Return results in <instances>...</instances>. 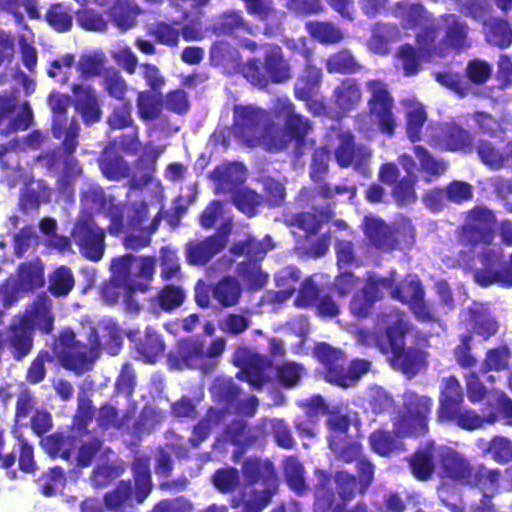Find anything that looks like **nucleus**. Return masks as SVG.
Instances as JSON below:
<instances>
[{"label":"nucleus","instance_id":"nucleus-1","mask_svg":"<svg viewBox=\"0 0 512 512\" xmlns=\"http://www.w3.org/2000/svg\"><path fill=\"white\" fill-rule=\"evenodd\" d=\"M493 222L494 216L486 208H476L468 215L466 223V231L469 234L468 240L476 246H480L478 257L481 267L475 269L473 277L475 282L482 287L494 284L512 287V253L509 268L495 269V266L502 260L503 253L499 247L491 246Z\"/></svg>","mask_w":512,"mask_h":512},{"label":"nucleus","instance_id":"nucleus-2","mask_svg":"<svg viewBox=\"0 0 512 512\" xmlns=\"http://www.w3.org/2000/svg\"><path fill=\"white\" fill-rule=\"evenodd\" d=\"M243 485L230 506L241 512H262L278 490V476L273 462L257 456L247 457L241 465Z\"/></svg>","mask_w":512,"mask_h":512},{"label":"nucleus","instance_id":"nucleus-3","mask_svg":"<svg viewBox=\"0 0 512 512\" xmlns=\"http://www.w3.org/2000/svg\"><path fill=\"white\" fill-rule=\"evenodd\" d=\"M111 278L102 290L104 300L109 304L118 301L116 289H123L126 294V304L133 310L139 311L141 306L133 301L136 292L146 293L155 270V260L152 257H137L131 253L112 259Z\"/></svg>","mask_w":512,"mask_h":512},{"label":"nucleus","instance_id":"nucleus-4","mask_svg":"<svg viewBox=\"0 0 512 512\" xmlns=\"http://www.w3.org/2000/svg\"><path fill=\"white\" fill-rule=\"evenodd\" d=\"M397 14L402 18L405 26L419 28V31L416 33L417 42L423 49L428 51L433 49L436 56H444L450 49H462L468 46V27L456 15L450 14L443 18L445 22V37L436 44L437 27L434 21L429 19L427 12L422 6H401Z\"/></svg>","mask_w":512,"mask_h":512},{"label":"nucleus","instance_id":"nucleus-5","mask_svg":"<svg viewBox=\"0 0 512 512\" xmlns=\"http://www.w3.org/2000/svg\"><path fill=\"white\" fill-rule=\"evenodd\" d=\"M268 343V355L260 354L245 345L238 346L232 355L233 364L240 368L238 378L256 389L270 382L268 371L274 367V359L283 358L286 354L284 342L280 338L271 337Z\"/></svg>","mask_w":512,"mask_h":512},{"label":"nucleus","instance_id":"nucleus-6","mask_svg":"<svg viewBox=\"0 0 512 512\" xmlns=\"http://www.w3.org/2000/svg\"><path fill=\"white\" fill-rule=\"evenodd\" d=\"M382 322L387 328V343L380 344V350L391 354L390 360L396 369L414 375L424 365L425 356L417 349L404 348V335L410 329L405 316L399 311H393L383 317Z\"/></svg>","mask_w":512,"mask_h":512},{"label":"nucleus","instance_id":"nucleus-7","mask_svg":"<svg viewBox=\"0 0 512 512\" xmlns=\"http://www.w3.org/2000/svg\"><path fill=\"white\" fill-rule=\"evenodd\" d=\"M98 347L99 343L89 346L78 341L70 327L61 329L51 346L54 356L62 367L75 372H82L93 361L91 353Z\"/></svg>","mask_w":512,"mask_h":512},{"label":"nucleus","instance_id":"nucleus-8","mask_svg":"<svg viewBox=\"0 0 512 512\" xmlns=\"http://www.w3.org/2000/svg\"><path fill=\"white\" fill-rule=\"evenodd\" d=\"M344 364L345 357L340 350L322 343V368L325 369L322 373L328 382L350 387L370 368V363L364 360H354L348 368Z\"/></svg>","mask_w":512,"mask_h":512},{"label":"nucleus","instance_id":"nucleus-9","mask_svg":"<svg viewBox=\"0 0 512 512\" xmlns=\"http://www.w3.org/2000/svg\"><path fill=\"white\" fill-rule=\"evenodd\" d=\"M48 105L52 111L53 137L62 140V145L68 153L75 152L79 145L80 126L75 118H67L70 97L60 92H52L48 97Z\"/></svg>","mask_w":512,"mask_h":512},{"label":"nucleus","instance_id":"nucleus-10","mask_svg":"<svg viewBox=\"0 0 512 512\" xmlns=\"http://www.w3.org/2000/svg\"><path fill=\"white\" fill-rule=\"evenodd\" d=\"M210 178L217 185V192H231L233 204L248 217L257 214V208L262 204L263 197L256 191L248 188H239L245 179H231L230 170L217 166L210 174Z\"/></svg>","mask_w":512,"mask_h":512},{"label":"nucleus","instance_id":"nucleus-11","mask_svg":"<svg viewBox=\"0 0 512 512\" xmlns=\"http://www.w3.org/2000/svg\"><path fill=\"white\" fill-rule=\"evenodd\" d=\"M266 112L252 105H234L232 131L247 147L260 145Z\"/></svg>","mask_w":512,"mask_h":512},{"label":"nucleus","instance_id":"nucleus-12","mask_svg":"<svg viewBox=\"0 0 512 512\" xmlns=\"http://www.w3.org/2000/svg\"><path fill=\"white\" fill-rule=\"evenodd\" d=\"M71 237L85 259L92 262L102 259L105 251V231L96 224L92 216L79 218L74 224Z\"/></svg>","mask_w":512,"mask_h":512},{"label":"nucleus","instance_id":"nucleus-13","mask_svg":"<svg viewBox=\"0 0 512 512\" xmlns=\"http://www.w3.org/2000/svg\"><path fill=\"white\" fill-rule=\"evenodd\" d=\"M371 97L368 101L371 114L376 118L379 130L392 136L397 126L396 117L392 112L394 100L386 85L379 80H370L366 84Z\"/></svg>","mask_w":512,"mask_h":512},{"label":"nucleus","instance_id":"nucleus-14","mask_svg":"<svg viewBox=\"0 0 512 512\" xmlns=\"http://www.w3.org/2000/svg\"><path fill=\"white\" fill-rule=\"evenodd\" d=\"M381 289L386 290L390 295L403 303L410 305L415 316L421 321H434L436 315L427 308L423 301V291L416 276H411L406 280L405 284L399 287H392L391 280L379 278Z\"/></svg>","mask_w":512,"mask_h":512},{"label":"nucleus","instance_id":"nucleus-15","mask_svg":"<svg viewBox=\"0 0 512 512\" xmlns=\"http://www.w3.org/2000/svg\"><path fill=\"white\" fill-rule=\"evenodd\" d=\"M430 406L429 398L407 393L405 398L406 414L396 424L397 433L402 436L424 433L427 429L426 416Z\"/></svg>","mask_w":512,"mask_h":512},{"label":"nucleus","instance_id":"nucleus-16","mask_svg":"<svg viewBox=\"0 0 512 512\" xmlns=\"http://www.w3.org/2000/svg\"><path fill=\"white\" fill-rule=\"evenodd\" d=\"M13 436L17 440V457L15 452L7 453L2 456L5 447V429L0 426V467L10 469L18 461V469L24 473H34L36 471V461L34 458V447L20 430H13Z\"/></svg>","mask_w":512,"mask_h":512},{"label":"nucleus","instance_id":"nucleus-17","mask_svg":"<svg viewBox=\"0 0 512 512\" xmlns=\"http://www.w3.org/2000/svg\"><path fill=\"white\" fill-rule=\"evenodd\" d=\"M228 232H217L199 241L186 243L185 257L187 263L204 266L227 246Z\"/></svg>","mask_w":512,"mask_h":512},{"label":"nucleus","instance_id":"nucleus-18","mask_svg":"<svg viewBox=\"0 0 512 512\" xmlns=\"http://www.w3.org/2000/svg\"><path fill=\"white\" fill-rule=\"evenodd\" d=\"M5 345L14 360H23L30 354L34 346L32 326L17 315L6 328Z\"/></svg>","mask_w":512,"mask_h":512},{"label":"nucleus","instance_id":"nucleus-19","mask_svg":"<svg viewBox=\"0 0 512 512\" xmlns=\"http://www.w3.org/2000/svg\"><path fill=\"white\" fill-rule=\"evenodd\" d=\"M205 357V345L202 341L193 337L179 339L167 354V362L170 369L182 370L198 365Z\"/></svg>","mask_w":512,"mask_h":512},{"label":"nucleus","instance_id":"nucleus-20","mask_svg":"<svg viewBox=\"0 0 512 512\" xmlns=\"http://www.w3.org/2000/svg\"><path fill=\"white\" fill-rule=\"evenodd\" d=\"M18 316L32 326L33 332L37 329L41 334L49 335L54 330L55 314L53 312V303L45 292L40 293L25 311Z\"/></svg>","mask_w":512,"mask_h":512},{"label":"nucleus","instance_id":"nucleus-21","mask_svg":"<svg viewBox=\"0 0 512 512\" xmlns=\"http://www.w3.org/2000/svg\"><path fill=\"white\" fill-rule=\"evenodd\" d=\"M128 338L134 343L137 353L146 363L154 364L164 355L166 344L163 336L153 327L147 326L143 333L130 331Z\"/></svg>","mask_w":512,"mask_h":512},{"label":"nucleus","instance_id":"nucleus-22","mask_svg":"<svg viewBox=\"0 0 512 512\" xmlns=\"http://www.w3.org/2000/svg\"><path fill=\"white\" fill-rule=\"evenodd\" d=\"M320 211L314 212L301 211L292 214L287 224L297 227L304 232L305 241L309 244H303L306 252L314 258L320 257V237L317 236L320 229Z\"/></svg>","mask_w":512,"mask_h":512},{"label":"nucleus","instance_id":"nucleus-23","mask_svg":"<svg viewBox=\"0 0 512 512\" xmlns=\"http://www.w3.org/2000/svg\"><path fill=\"white\" fill-rule=\"evenodd\" d=\"M260 434L261 431L257 426L249 425L242 418L233 419L222 432L224 441L239 448L241 453L256 445Z\"/></svg>","mask_w":512,"mask_h":512},{"label":"nucleus","instance_id":"nucleus-24","mask_svg":"<svg viewBox=\"0 0 512 512\" xmlns=\"http://www.w3.org/2000/svg\"><path fill=\"white\" fill-rule=\"evenodd\" d=\"M108 20L121 32L134 28L142 8L134 0H115L106 11Z\"/></svg>","mask_w":512,"mask_h":512},{"label":"nucleus","instance_id":"nucleus-25","mask_svg":"<svg viewBox=\"0 0 512 512\" xmlns=\"http://www.w3.org/2000/svg\"><path fill=\"white\" fill-rule=\"evenodd\" d=\"M350 421L348 416L342 414H333L327 420L328 427L337 434L332 437L330 447L346 461H351L360 454V446L357 443H351L347 448L345 447L344 434Z\"/></svg>","mask_w":512,"mask_h":512},{"label":"nucleus","instance_id":"nucleus-26","mask_svg":"<svg viewBox=\"0 0 512 512\" xmlns=\"http://www.w3.org/2000/svg\"><path fill=\"white\" fill-rule=\"evenodd\" d=\"M437 456L442 465V477L450 478L463 484L472 483L471 469L461 455L449 448H439Z\"/></svg>","mask_w":512,"mask_h":512},{"label":"nucleus","instance_id":"nucleus-27","mask_svg":"<svg viewBox=\"0 0 512 512\" xmlns=\"http://www.w3.org/2000/svg\"><path fill=\"white\" fill-rule=\"evenodd\" d=\"M371 155V150L366 146H356L350 134L346 133L341 136V145L336 150V158L341 166L346 167L353 165L356 169L365 172V165Z\"/></svg>","mask_w":512,"mask_h":512},{"label":"nucleus","instance_id":"nucleus-28","mask_svg":"<svg viewBox=\"0 0 512 512\" xmlns=\"http://www.w3.org/2000/svg\"><path fill=\"white\" fill-rule=\"evenodd\" d=\"M75 107L80 112L85 124H93L100 120L102 111L95 90L91 86L74 84Z\"/></svg>","mask_w":512,"mask_h":512},{"label":"nucleus","instance_id":"nucleus-29","mask_svg":"<svg viewBox=\"0 0 512 512\" xmlns=\"http://www.w3.org/2000/svg\"><path fill=\"white\" fill-rule=\"evenodd\" d=\"M285 108L284 129L289 134L290 141H295V155L299 158L304 154L306 136L312 130V124L308 118L294 112L293 104L289 103Z\"/></svg>","mask_w":512,"mask_h":512},{"label":"nucleus","instance_id":"nucleus-30","mask_svg":"<svg viewBox=\"0 0 512 512\" xmlns=\"http://www.w3.org/2000/svg\"><path fill=\"white\" fill-rule=\"evenodd\" d=\"M211 30L217 36L253 34L252 26L244 19L242 11L235 9L222 12L212 24Z\"/></svg>","mask_w":512,"mask_h":512},{"label":"nucleus","instance_id":"nucleus-31","mask_svg":"<svg viewBox=\"0 0 512 512\" xmlns=\"http://www.w3.org/2000/svg\"><path fill=\"white\" fill-rule=\"evenodd\" d=\"M274 247L275 244L269 235H266L262 240L247 235L245 239L233 243L229 251L233 256H246L245 260H255L261 263L268 251Z\"/></svg>","mask_w":512,"mask_h":512},{"label":"nucleus","instance_id":"nucleus-32","mask_svg":"<svg viewBox=\"0 0 512 512\" xmlns=\"http://www.w3.org/2000/svg\"><path fill=\"white\" fill-rule=\"evenodd\" d=\"M81 439V437L69 429L67 433L57 431L46 436L42 440V445L50 455L69 460L71 453L81 443Z\"/></svg>","mask_w":512,"mask_h":512},{"label":"nucleus","instance_id":"nucleus-33","mask_svg":"<svg viewBox=\"0 0 512 512\" xmlns=\"http://www.w3.org/2000/svg\"><path fill=\"white\" fill-rule=\"evenodd\" d=\"M442 384L439 418L441 420H451L458 412V407L463 401V394L458 380L454 377L443 379Z\"/></svg>","mask_w":512,"mask_h":512},{"label":"nucleus","instance_id":"nucleus-34","mask_svg":"<svg viewBox=\"0 0 512 512\" xmlns=\"http://www.w3.org/2000/svg\"><path fill=\"white\" fill-rule=\"evenodd\" d=\"M263 66L269 83H282L291 77L290 66L284 58L282 49L277 45L266 50Z\"/></svg>","mask_w":512,"mask_h":512},{"label":"nucleus","instance_id":"nucleus-35","mask_svg":"<svg viewBox=\"0 0 512 512\" xmlns=\"http://www.w3.org/2000/svg\"><path fill=\"white\" fill-rule=\"evenodd\" d=\"M477 153L484 165L491 169H500L512 157V142L497 145L490 141H480L477 145Z\"/></svg>","mask_w":512,"mask_h":512},{"label":"nucleus","instance_id":"nucleus-36","mask_svg":"<svg viewBox=\"0 0 512 512\" xmlns=\"http://www.w3.org/2000/svg\"><path fill=\"white\" fill-rule=\"evenodd\" d=\"M401 104L406 118L407 135L412 142L419 141L421 129L427 120L426 111L415 98H406L402 100Z\"/></svg>","mask_w":512,"mask_h":512},{"label":"nucleus","instance_id":"nucleus-37","mask_svg":"<svg viewBox=\"0 0 512 512\" xmlns=\"http://www.w3.org/2000/svg\"><path fill=\"white\" fill-rule=\"evenodd\" d=\"M98 162L102 174L110 181H118L129 175L127 162L114 149H104Z\"/></svg>","mask_w":512,"mask_h":512},{"label":"nucleus","instance_id":"nucleus-38","mask_svg":"<svg viewBox=\"0 0 512 512\" xmlns=\"http://www.w3.org/2000/svg\"><path fill=\"white\" fill-rule=\"evenodd\" d=\"M241 295V284L234 276L226 275L214 284L213 297L222 307L237 305Z\"/></svg>","mask_w":512,"mask_h":512},{"label":"nucleus","instance_id":"nucleus-39","mask_svg":"<svg viewBox=\"0 0 512 512\" xmlns=\"http://www.w3.org/2000/svg\"><path fill=\"white\" fill-rule=\"evenodd\" d=\"M364 230L370 241L380 248H391L396 239V230L392 231L389 226L376 217H365Z\"/></svg>","mask_w":512,"mask_h":512},{"label":"nucleus","instance_id":"nucleus-40","mask_svg":"<svg viewBox=\"0 0 512 512\" xmlns=\"http://www.w3.org/2000/svg\"><path fill=\"white\" fill-rule=\"evenodd\" d=\"M75 12L63 2H56L49 5L44 20L58 33H66L73 26Z\"/></svg>","mask_w":512,"mask_h":512},{"label":"nucleus","instance_id":"nucleus-41","mask_svg":"<svg viewBox=\"0 0 512 512\" xmlns=\"http://www.w3.org/2000/svg\"><path fill=\"white\" fill-rule=\"evenodd\" d=\"M137 113L144 122L157 120L163 110V100L160 93H154L148 90L137 93L136 98Z\"/></svg>","mask_w":512,"mask_h":512},{"label":"nucleus","instance_id":"nucleus-42","mask_svg":"<svg viewBox=\"0 0 512 512\" xmlns=\"http://www.w3.org/2000/svg\"><path fill=\"white\" fill-rule=\"evenodd\" d=\"M236 275L249 290L262 289L268 280V275L261 269V263L255 260H243L236 266Z\"/></svg>","mask_w":512,"mask_h":512},{"label":"nucleus","instance_id":"nucleus-43","mask_svg":"<svg viewBox=\"0 0 512 512\" xmlns=\"http://www.w3.org/2000/svg\"><path fill=\"white\" fill-rule=\"evenodd\" d=\"M303 54L307 60L303 75L295 86V95L298 99L309 101L320 82V70L310 63V51L305 49Z\"/></svg>","mask_w":512,"mask_h":512},{"label":"nucleus","instance_id":"nucleus-44","mask_svg":"<svg viewBox=\"0 0 512 512\" xmlns=\"http://www.w3.org/2000/svg\"><path fill=\"white\" fill-rule=\"evenodd\" d=\"M94 413L95 408L92 400L86 396L79 397L77 409L72 417L69 429L81 438L88 436L90 434L88 426L93 420Z\"/></svg>","mask_w":512,"mask_h":512},{"label":"nucleus","instance_id":"nucleus-45","mask_svg":"<svg viewBox=\"0 0 512 512\" xmlns=\"http://www.w3.org/2000/svg\"><path fill=\"white\" fill-rule=\"evenodd\" d=\"M381 296L382 289L379 284V278L370 276L367 287L353 298L351 302L352 312L358 316H365L373 302L380 299Z\"/></svg>","mask_w":512,"mask_h":512},{"label":"nucleus","instance_id":"nucleus-46","mask_svg":"<svg viewBox=\"0 0 512 512\" xmlns=\"http://www.w3.org/2000/svg\"><path fill=\"white\" fill-rule=\"evenodd\" d=\"M130 415L126 412L123 415L120 414L119 410L110 403L102 404L96 413L97 427L105 432L109 430H121L123 429Z\"/></svg>","mask_w":512,"mask_h":512},{"label":"nucleus","instance_id":"nucleus-47","mask_svg":"<svg viewBox=\"0 0 512 512\" xmlns=\"http://www.w3.org/2000/svg\"><path fill=\"white\" fill-rule=\"evenodd\" d=\"M239 51L228 41H215L209 51V60L213 67L237 66L240 61Z\"/></svg>","mask_w":512,"mask_h":512},{"label":"nucleus","instance_id":"nucleus-48","mask_svg":"<svg viewBox=\"0 0 512 512\" xmlns=\"http://www.w3.org/2000/svg\"><path fill=\"white\" fill-rule=\"evenodd\" d=\"M290 136L279 124L269 120L263 129L261 142L267 151L280 152L285 150L290 143Z\"/></svg>","mask_w":512,"mask_h":512},{"label":"nucleus","instance_id":"nucleus-49","mask_svg":"<svg viewBox=\"0 0 512 512\" xmlns=\"http://www.w3.org/2000/svg\"><path fill=\"white\" fill-rule=\"evenodd\" d=\"M36 187L27 186L20 194L19 207L24 212L37 211L43 201H49L50 189L39 180Z\"/></svg>","mask_w":512,"mask_h":512},{"label":"nucleus","instance_id":"nucleus-50","mask_svg":"<svg viewBox=\"0 0 512 512\" xmlns=\"http://www.w3.org/2000/svg\"><path fill=\"white\" fill-rule=\"evenodd\" d=\"M418 45L420 54L416 53L414 48L410 45L402 46L397 52V59L401 63L402 69L406 76H410L418 72L422 58L426 57L430 60L436 56L433 52V49L428 51L423 49L419 43Z\"/></svg>","mask_w":512,"mask_h":512},{"label":"nucleus","instance_id":"nucleus-51","mask_svg":"<svg viewBox=\"0 0 512 512\" xmlns=\"http://www.w3.org/2000/svg\"><path fill=\"white\" fill-rule=\"evenodd\" d=\"M211 482L218 492L232 494L240 486V473L233 466L221 467L213 472Z\"/></svg>","mask_w":512,"mask_h":512},{"label":"nucleus","instance_id":"nucleus-52","mask_svg":"<svg viewBox=\"0 0 512 512\" xmlns=\"http://www.w3.org/2000/svg\"><path fill=\"white\" fill-rule=\"evenodd\" d=\"M74 285L75 279L71 269L62 265L49 276L48 291L55 297H65L73 290Z\"/></svg>","mask_w":512,"mask_h":512},{"label":"nucleus","instance_id":"nucleus-53","mask_svg":"<svg viewBox=\"0 0 512 512\" xmlns=\"http://www.w3.org/2000/svg\"><path fill=\"white\" fill-rule=\"evenodd\" d=\"M334 98L339 109L349 111L361 101V91L353 80L347 79L334 90Z\"/></svg>","mask_w":512,"mask_h":512},{"label":"nucleus","instance_id":"nucleus-54","mask_svg":"<svg viewBox=\"0 0 512 512\" xmlns=\"http://www.w3.org/2000/svg\"><path fill=\"white\" fill-rule=\"evenodd\" d=\"M75 17L78 26L85 31L105 32L108 29L109 20L94 8L82 7L75 11Z\"/></svg>","mask_w":512,"mask_h":512},{"label":"nucleus","instance_id":"nucleus-55","mask_svg":"<svg viewBox=\"0 0 512 512\" xmlns=\"http://www.w3.org/2000/svg\"><path fill=\"white\" fill-rule=\"evenodd\" d=\"M101 84L111 98L118 101L128 99L126 95L129 90V86L118 69H106L103 74Z\"/></svg>","mask_w":512,"mask_h":512},{"label":"nucleus","instance_id":"nucleus-56","mask_svg":"<svg viewBox=\"0 0 512 512\" xmlns=\"http://www.w3.org/2000/svg\"><path fill=\"white\" fill-rule=\"evenodd\" d=\"M18 278L24 290L42 288L45 284L44 268L33 262L22 263L18 268Z\"/></svg>","mask_w":512,"mask_h":512},{"label":"nucleus","instance_id":"nucleus-57","mask_svg":"<svg viewBox=\"0 0 512 512\" xmlns=\"http://www.w3.org/2000/svg\"><path fill=\"white\" fill-rule=\"evenodd\" d=\"M283 472L288 486L297 493H302L307 489L304 467L295 456H289L284 460Z\"/></svg>","mask_w":512,"mask_h":512},{"label":"nucleus","instance_id":"nucleus-58","mask_svg":"<svg viewBox=\"0 0 512 512\" xmlns=\"http://www.w3.org/2000/svg\"><path fill=\"white\" fill-rule=\"evenodd\" d=\"M241 75L253 86L266 88L269 84L263 63L257 57L248 59L245 63L237 65Z\"/></svg>","mask_w":512,"mask_h":512},{"label":"nucleus","instance_id":"nucleus-59","mask_svg":"<svg viewBox=\"0 0 512 512\" xmlns=\"http://www.w3.org/2000/svg\"><path fill=\"white\" fill-rule=\"evenodd\" d=\"M302 374V365L293 361H286L276 366L274 378L281 387L290 389L300 382Z\"/></svg>","mask_w":512,"mask_h":512},{"label":"nucleus","instance_id":"nucleus-60","mask_svg":"<svg viewBox=\"0 0 512 512\" xmlns=\"http://www.w3.org/2000/svg\"><path fill=\"white\" fill-rule=\"evenodd\" d=\"M178 22L167 23L164 21L156 22L149 34L155 39L158 44L168 47H176L179 44L180 31L177 27Z\"/></svg>","mask_w":512,"mask_h":512},{"label":"nucleus","instance_id":"nucleus-61","mask_svg":"<svg viewBox=\"0 0 512 512\" xmlns=\"http://www.w3.org/2000/svg\"><path fill=\"white\" fill-rule=\"evenodd\" d=\"M437 452L438 449L433 447L426 451H419L413 456L410 466L416 478L425 480L430 477L434 469L433 460L438 458Z\"/></svg>","mask_w":512,"mask_h":512},{"label":"nucleus","instance_id":"nucleus-62","mask_svg":"<svg viewBox=\"0 0 512 512\" xmlns=\"http://www.w3.org/2000/svg\"><path fill=\"white\" fill-rule=\"evenodd\" d=\"M397 35L398 31L395 27L386 24L377 25L369 41L370 50L380 55L387 54L389 43L395 41Z\"/></svg>","mask_w":512,"mask_h":512},{"label":"nucleus","instance_id":"nucleus-63","mask_svg":"<svg viewBox=\"0 0 512 512\" xmlns=\"http://www.w3.org/2000/svg\"><path fill=\"white\" fill-rule=\"evenodd\" d=\"M485 32L488 42L500 48L508 47L512 43V30L505 21L494 19L485 22Z\"/></svg>","mask_w":512,"mask_h":512},{"label":"nucleus","instance_id":"nucleus-64","mask_svg":"<svg viewBox=\"0 0 512 512\" xmlns=\"http://www.w3.org/2000/svg\"><path fill=\"white\" fill-rule=\"evenodd\" d=\"M133 123L130 99L120 101V104L115 105L107 117V124L112 130L129 128Z\"/></svg>","mask_w":512,"mask_h":512}]
</instances>
